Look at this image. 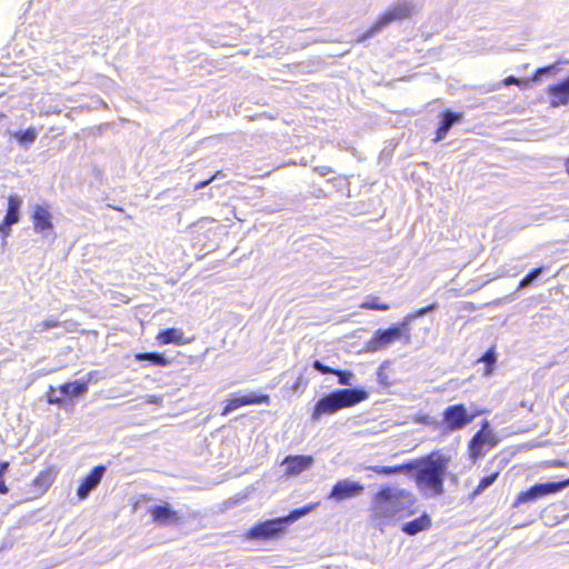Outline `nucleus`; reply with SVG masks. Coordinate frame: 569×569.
<instances>
[{"instance_id": "25", "label": "nucleus", "mask_w": 569, "mask_h": 569, "mask_svg": "<svg viewBox=\"0 0 569 569\" xmlns=\"http://www.w3.org/2000/svg\"><path fill=\"white\" fill-rule=\"evenodd\" d=\"M242 399V405H259V403H269L270 398L267 395H257L254 392H250L248 395L240 396Z\"/></svg>"}, {"instance_id": "49", "label": "nucleus", "mask_w": 569, "mask_h": 569, "mask_svg": "<svg viewBox=\"0 0 569 569\" xmlns=\"http://www.w3.org/2000/svg\"><path fill=\"white\" fill-rule=\"evenodd\" d=\"M212 179H213V178H211V179H209V180H204V181H202V182L198 183V184L196 186V189L204 188L206 186H208V184L210 183V181H211Z\"/></svg>"}, {"instance_id": "41", "label": "nucleus", "mask_w": 569, "mask_h": 569, "mask_svg": "<svg viewBox=\"0 0 569 569\" xmlns=\"http://www.w3.org/2000/svg\"><path fill=\"white\" fill-rule=\"evenodd\" d=\"M12 224H7L4 221L0 224V234L2 237H8L10 234V227Z\"/></svg>"}, {"instance_id": "12", "label": "nucleus", "mask_w": 569, "mask_h": 569, "mask_svg": "<svg viewBox=\"0 0 569 569\" xmlns=\"http://www.w3.org/2000/svg\"><path fill=\"white\" fill-rule=\"evenodd\" d=\"M150 515L153 522L159 526L177 525L181 521L179 512L171 508L167 502L150 508Z\"/></svg>"}, {"instance_id": "29", "label": "nucleus", "mask_w": 569, "mask_h": 569, "mask_svg": "<svg viewBox=\"0 0 569 569\" xmlns=\"http://www.w3.org/2000/svg\"><path fill=\"white\" fill-rule=\"evenodd\" d=\"M14 137L21 144H29L36 140L37 131L32 128H29L23 132H17Z\"/></svg>"}, {"instance_id": "21", "label": "nucleus", "mask_w": 569, "mask_h": 569, "mask_svg": "<svg viewBox=\"0 0 569 569\" xmlns=\"http://www.w3.org/2000/svg\"><path fill=\"white\" fill-rule=\"evenodd\" d=\"M88 383L89 380L68 382L60 387V392L63 396L78 397L83 395L88 390Z\"/></svg>"}, {"instance_id": "13", "label": "nucleus", "mask_w": 569, "mask_h": 569, "mask_svg": "<svg viewBox=\"0 0 569 569\" xmlns=\"http://www.w3.org/2000/svg\"><path fill=\"white\" fill-rule=\"evenodd\" d=\"M281 465L284 467L287 476H297L312 467L313 458L305 455L288 456Z\"/></svg>"}, {"instance_id": "5", "label": "nucleus", "mask_w": 569, "mask_h": 569, "mask_svg": "<svg viewBox=\"0 0 569 569\" xmlns=\"http://www.w3.org/2000/svg\"><path fill=\"white\" fill-rule=\"evenodd\" d=\"M569 487V478L565 479L562 481H550L545 483H536L535 486L530 487L528 490L521 491L513 507H518L521 503L527 502H535L538 499H541L546 496L558 493Z\"/></svg>"}, {"instance_id": "1", "label": "nucleus", "mask_w": 569, "mask_h": 569, "mask_svg": "<svg viewBox=\"0 0 569 569\" xmlns=\"http://www.w3.org/2000/svg\"><path fill=\"white\" fill-rule=\"evenodd\" d=\"M415 495L395 483L383 485L373 495L370 506L371 519L386 526L415 512Z\"/></svg>"}, {"instance_id": "28", "label": "nucleus", "mask_w": 569, "mask_h": 569, "mask_svg": "<svg viewBox=\"0 0 569 569\" xmlns=\"http://www.w3.org/2000/svg\"><path fill=\"white\" fill-rule=\"evenodd\" d=\"M499 473L498 472H493L489 476H486L483 477L477 488L475 489L473 491V495H480L482 491H485L487 488H489L498 478Z\"/></svg>"}, {"instance_id": "11", "label": "nucleus", "mask_w": 569, "mask_h": 569, "mask_svg": "<svg viewBox=\"0 0 569 569\" xmlns=\"http://www.w3.org/2000/svg\"><path fill=\"white\" fill-rule=\"evenodd\" d=\"M283 530V520L281 518H277L252 527L248 532V537L251 539H269L278 536Z\"/></svg>"}, {"instance_id": "26", "label": "nucleus", "mask_w": 569, "mask_h": 569, "mask_svg": "<svg viewBox=\"0 0 569 569\" xmlns=\"http://www.w3.org/2000/svg\"><path fill=\"white\" fill-rule=\"evenodd\" d=\"M482 362H485L487 365V368H486V371H485V375L486 376H490L493 371V366L497 361V356H496V352L493 350V348L489 349L480 359Z\"/></svg>"}, {"instance_id": "3", "label": "nucleus", "mask_w": 569, "mask_h": 569, "mask_svg": "<svg viewBox=\"0 0 569 569\" xmlns=\"http://www.w3.org/2000/svg\"><path fill=\"white\" fill-rule=\"evenodd\" d=\"M368 398L362 389H340L322 397L316 405L312 418L317 420L321 415L335 413L343 408L358 405Z\"/></svg>"}, {"instance_id": "10", "label": "nucleus", "mask_w": 569, "mask_h": 569, "mask_svg": "<svg viewBox=\"0 0 569 569\" xmlns=\"http://www.w3.org/2000/svg\"><path fill=\"white\" fill-rule=\"evenodd\" d=\"M365 490V487L350 479L339 480L332 488L329 493L330 499H335L336 501H341L348 498L357 497L361 495Z\"/></svg>"}, {"instance_id": "38", "label": "nucleus", "mask_w": 569, "mask_h": 569, "mask_svg": "<svg viewBox=\"0 0 569 569\" xmlns=\"http://www.w3.org/2000/svg\"><path fill=\"white\" fill-rule=\"evenodd\" d=\"M436 309H437V303H432L428 307L421 308L418 311L413 312V316L417 319L419 317H423V316L428 315L429 312H431Z\"/></svg>"}, {"instance_id": "14", "label": "nucleus", "mask_w": 569, "mask_h": 569, "mask_svg": "<svg viewBox=\"0 0 569 569\" xmlns=\"http://www.w3.org/2000/svg\"><path fill=\"white\" fill-rule=\"evenodd\" d=\"M547 94L549 97V103L552 108L569 104V77L559 83H555L548 87Z\"/></svg>"}, {"instance_id": "23", "label": "nucleus", "mask_w": 569, "mask_h": 569, "mask_svg": "<svg viewBox=\"0 0 569 569\" xmlns=\"http://www.w3.org/2000/svg\"><path fill=\"white\" fill-rule=\"evenodd\" d=\"M136 359L139 361L148 360L154 366H166L169 360L162 355L157 352H140L136 355Z\"/></svg>"}, {"instance_id": "44", "label": "nucleus", "mask_w": 569, "mask_h": 569, "mask_svg": "<svg viewBox=\"0 0 569 569\" xmlns=\"http://www.w3.org/2000/svg\"><path fill=\"white\" fill-rule=\"evenodd\" d=\"M317 172H319V174L321 176H326L328 174L329 172H331V168L329 167H318L315 169Z\"/></svg>"}, {"instance_id": "18", "label": "nucleus", "mask_w": 569, "mask_h": 569, "mask_svg": "<svg viewBox=\"0 0 569 569\" xmlns=\"http://www.w3.org/2000/svg\"><path fill=\"white\" fill-rule=\"evenodd\" d=\"M157 340L160 345L174 343V345L181 346V345H184L188 342V340H186L183 338L182 330L177 329V328H171V329L160 331L157 335Z\"/></svg>"}, {"instance_id": "40", "label": "nucleus", "mask_w": 569, "mask_h": 569, "mask_svg": "<svg viewBox=\"0 0 569 569\" xmlns=\"http://www.w3.org/2000/svg\"><path fill=\"white\" fill-rule=\"evenodd\" d=\"M307 386V381H305L303 377L300 376L298 377L296 383L293 385L292 389L293 391H298L300 390L301 388H305Z\"/></svg>"}, {"instance_id": "51", "label": "nucleus", "mask_w": 569, "mask_h": 569, "mask_svg": "<svg viewBox=\"0 0 569 569\" xmlns=\"http://www.w3.org/2000/svg\"><path fill=\"white\" fill-rule=\"evenodd\" d=\"M566 171L569 174V157H568V160H567V163H566Z\"/></svg>"}, {"instance_id": "45", "label": "nucleus", "mask_w": 569, "mask_h": 569, "mask_svg": "<svg viewBox=\"0 0 569 569\" xmlns=\"http://www.w3.org/2000/svg\"><path fill=\"white\" fill-rule=\"evenodd\" d=\"M48 401H49L50 403H57V405L62 403V399H61L60 397H56V396H53V395H49V397H48Z\"/></svg>"}, {"instance_id": "17", "label": "nucleus", "mask_w": 569, "mask_h": 569, "mask_svg": "<svg viewBox=\"0 0 569 569\" xmlns=\"http://www.w3.org/2000/svg\"><path fill=\"white\" fill-rule=\"evenodd\" d=\"M22 204V199L17 194H11L8 198V210L4 217V222L7 224H16L20 220V208Z\"/></svg>"}, {"instance_id": "8", "label": "nucleus", "mask_w": 569, "mask_h": 569, "mask_svg": "<svg viewBox=\"0 0 569 569\" xmlns=\"http://www.w3.org/2000/svg\"><path fill=\"white\" fill-rule=\"evenodd\" d=\"M400 339H402L401 331L398 328L378 329L367 342V349L371 352H377L387 349L391 343Z\"/></svg>"}, {"instance_id": "19", "label": "nucleus", "mask_w": 569, "mask_h": 569, "mask_svg": "<svg viewBox=\"0 0 569 569\" xmlns=\"http://www.w3.org/2000/svg\"><path fill=\"white\" fill-rule=\"evenodd\" d=\"M461 118H462V116L460 113H453L451 111H446L443 113L441 124L437 130V137L435 140L439 141V140L443 139L446 137V134L449 132V130L451 129V127L455 123L459 122L461 120Z\"/></svg>"}, {"instance_id": "2", "label": "nucleus", "mask_w": 569, "mask_h": 569, "mask_svg": "<svg viewBox=\"0 0 569 569\" xmlns=\"http://www.w3.org/2000/svg\"><path fill=\"white\" fill-rule=\"evenodd\" d=\"M450 459V456L435 451L420 461L411 463L415 466L412 470H417V487L425 496L436 497L443 493V481Z\"/></svg>"}, {"instance_id": "39", "label": "nucleus", "mask_w": 569, "mask_h": 569, "mask_svg": "<svg viewBox=\"0 0 569 569\" xmlns=\"http://www.w3.org/2000/svg\"><path fill=\"white\" fill-rule=\"evenodd\" d=\"M144 400L148 403L161 405L163 401V398H162V396H158V395H147V396H144Z\"/></svg>"}, {"instance_id": "20", "label": "nucleus", "mask_w": 569, "mask_h": 569, "mask_svg": "<svg viewBox=\"0 0 569 569\" xmlns=\"http://www.w3.org/2000/svg\"><path fill=\"white\" fill-rule=\"evenodd\" d=\"M415 466L413 465H400V466H368L365 469L371 470L378 475L382 476H391L397 475L406 471L412 470Z\"/></svg>"}, {"instance_id": "42", "label": "nucleus", "mask_w": 569, "mask_h": 569, "mask_svg": "<svg viewBox=\"0 0 569 569\" xmlns=\"http://www.w3.org/2000/svg\"><path fill=\"white\" fill-rule=\"evenodd\" d=\"M519 82H520V78H517L513 76H509L503 80L505 86H511V84L518 86Z\"/></svg>"}, {"instance_id": "43", "label": "nucleus", "mask_w": 569, "mask_h": 569, "mask_svg": "<svg viewBox=\"0 0 569 569\" xmlns=\"http://www.w3.org/2000/svg\"><path fill=\"white\" fill-rule=\"evenodd\" d=\"M418 420H419L420 422H422V423H426V425H432V423H435L433 418H432V417H430V416H428V415L420 417Z\"/></svg>"}, {"instance_id": "47", "label": "nucleus", "mask_w": 569, "mask_h": 569, "mask_svg": "<svg viewBox=\"0 0 569 569\" xmlns=\"http://www.w3.org/2000/svg\"><path fill=\"white\" fill-rule=\"evenodd\" d=\"M9 491L8 487L6 486L2 477H0V493L4 495Z\"/></svg>"}, {"instance_id": "50", "label": "nucleus", "mask_w": 569, "mask_h": 569, "mask_svg": "<svg viewBox=\"0 0 569 569\" xmlns=\"http://www.w3.org/2000/svg\"><path fill=\"white\" fill-rule=\"evenodd\" d=\"M405 319L411 323L416 318H415L413 313H409L405 317Z\"/></svg>"}, {"instance_id": "30", "label": "nucleus", "mask_w": 569, "mask_h": 569, "mask_svg": "<svg viewBox=\"0 0 569 569\" xmlns=\"http://www.w3.org/2000/svg\"><path fill=\"white\" fill-rule=\"evenodd\" d=\"M543 271V268H536L529 272L519 283V289L529 287Z\"/></svg>"}, {"instance_id": "16", "label": "nucleus", "mask_w": 569, "mask_h": 569, "mask_svg": "<svg viewBox=\"0 0 569 569\" xmlns=\"http://www.w3.org/2000/svg\"><path fill=\"white\" fill-rule=\"evenodd\" d=\"M431 527V519L428 513H422L420 517L405 522L402 525V531L409 536H415L421 531H425Z\"/></svg>"}, {"instance_id": "48", "label": "nucleus", "mask_w": 569, "mask_h": 569, "mask_svg": "<svg viewBox=\"0 0 569 569\" xmlns=\"http://www.w3.org/2000/svg\"><path fill=\"white\" fill-rule=\"evenodd\" d=\"M531 81H532V78L531 79H520L518 87L527 88Z\"/></svg>"}, {"instance_id": "35", "label": "nucleus", "mask_w": 569, "mask_h": 569, "mask_svg": "<svg viewBox=\"0 0 569 569\" xmlns=\"http://www.w3.org/2000/svg\"><path fill=\"white\" fill-rule=\"evenodd\" d=\"M410 322L408 320H406L405 318L402 319L401 322L392 326L393 328H398L400 331H401V338L405 339L406 342H409L410 341Z\"/></svg>"}, {"instance_id": "22", "label": "nucleus", "mask_w": 569, "mask_h": 569, "mask_svg": "<svg viewBox=\"0 0 569 569\" xmlns=\"http://www.w3.org/2000/svg\"><path fill=\"white\" fill-rule=\"evenodd\" d=\"M54 475L51 470H44L34 479L33 485L39 491L44 492L52 485Z\"/></svg>"}, {"instance_id": "7", "label": "nucleus", "mask_w": 569, "mask_h": 569, "mask_svg": "<svg viewBox=\"0 0 569 569\" xmlns=\"http://www.w3.org/2000/svg\"><path fill=\"white\" fill-rule=\"evenodd\" d=\"M489 423L485 421L481 430H479L471 439L469 443V452L473 459H477L483 456V447L488 446L492 448L497 445L496 436L492 433L490 429H488Z\"/></svg>"}, {"instance_id": "32", "label": "nucleus", "mask_w": 569, "mask_h": 569, "mask_svg": "<svg viewBox=\"0 0 569 569\" xmlns=\"http://www.w3.org/2000/svg\"><path fill=\"white\" fill-rule=\"evenodd\" d=\"M309 510H310V508H302V509H296V510L291 511L287 517L281 518L283 520V526L286 527L287 525L298 520L300 517L306 515Z\"/></svg>"}, {"instance_id": "15", "label": "nucleus", "mask_w": 569, "mask_h": 569, "mask_svg": "<svg viewBox=\"0 0 569 569\" xmlns=\"http://www.w3.org/2000/svg\"><path fill=\"white\" fill-rule=\"evenodd\" d=\"M104 472L106 467L97 466L91 470V472L87 477L83 478L77 492L78 497L81 500L86 499L89 496V493L93 489H96V487L100 483Z\"/></svg>"}, {"instance_id": "37", "label": "nucleus", "mask_w": 569, "mask_h": 569, "mask_svg": "<svg viewBox=\"0 0 569 569\" xmlns=\"http://www.w3.org/2000/svg\"><path fill=\"white\" fill-rule=\"evenodd\" d=\"M436 309H437V303H432L428 307L421 308L418 311L413 312V316L417 319L419 317H423V316L428 315L429 312H431Z\"/></svg>"}, {"instance_id": "4", "label": "nucleus", "mask_w": 569, "mask_h": 569, "mask_svg": "<svg viewBox=\"0 0 569 569\" xmlns=\"http://www.w3.org/2000/svg\"><path fill=\"white\" fill-rule=\"evenodd\" d=\"M416 11V6L412 1L400 0L390 6L377 21L358 39L362 42L367 39L380 33L390 23L409 18Z\"/></svg>"}, {"instance_id": "6", "label": "nucleus", "mask_w": 569, "mask_h": 569, "mask_svg": "<svg viewBox=\"0 0 569 569\" xmlns=\"http://www.w3.org/2000/svg\"><path fill=\"white\" fill-rule=\"evenodd\" d=\"M473 416L469 415L463 405H453L443 411L442 422L445 430L448 432L460 430L473 420Z\"/></svg>"}, {"instance_id": "9", "label": "nucleus", "mask_w": 569, "mask_h": 569, "mask_svg": "<svg viewBox=\"0 0 569 569\" xmlns=\"http://www.w3.org/2000/svg\"><path fill=\"white\" fill-rule=\"evenodd\" d=\"M31 219L33 221V230L41 233L43 238L53 234L52 214L41 204L31 207Z\"/></svg>"}, {"instance_id": "36", "label": "nucleus", "mask_w": 569, "mask_h": 569, "mask_svg": "<svg viewBox=\"0 0 569 569\" xmlns=\"http://www.w3.org/2000/svg\"><path fill=\"white\" fill-rule=\"evenodd\" d=\"M312 367H313L317 371H319V372H321V373H323V375H327V373H332V375H333V373H335V370H336V369H332V368H330V367H328V366H325V365H323L321 361H319V360H315V361H313V363H312Z\"/></svg>"}, {"instance_id": "33", "label": "nucleus", "mask_w": 569, "mask_h": 569, "mask_svg": "<svg viewBox=\"0 0 569 569\" xmlns=\"http://www.w3.org/2000/svg\"><path fill=\"white\" fill-rule=\"evenodd\" d=\"M59 326V322L56 319H47L44 321H41L34 326L33 331L34 332H43L49 329L56 328Z\"/></svg>"}, {"instance_id": "52", "label": "nucleus", "mask_w": 569, "mask_h": 569, "mask_svg": "<svg viewBox=\"0 0 569 569\" xmlns=\"http://www.w3.org/2000/svg\"><path fill=\"white\" fill-rule=\"evenodd\" d=\"M7 242V237H2V241H1V244L4 246Z\"/></svg>"}, {"instance_id": "31", "label": "nucleus", "mask_w": 569, "mask_h": 569, "mask_svg": "<svg viewBox=\"0 0 569 569\" xmlns=\"http://www.w3.org/2000/svg\"><path fill=\"white\" fill-rule=\"evenodd\" d=\"M242 406H243V405H242V399H241V397H240V396H234V397L230 398V399L227 401V403H226V406H224V408H223L222 415H223V416H227V415H229L230 412H232L233 410H236V409H238V408H240V407H242Z\"/></svg>"}, {"instance_id": "24", "label": "nucleus", "mask_w": 569, "mask_h": 569, "mask_svg": "<svg viewBox=\"0 0 569 569\" xmlns=\"http://www.w3.org/2000/svg\"><path fill=\"white\" fill-rule=\"evenodd\" d=\"M360 308L369 310L387 311L389 305L379 302V298L375 296H368L365 301L361 302Z\"/></svg>"}, {"instance_id": "34", "label": "nucleus", "mask_w": 569, "mask_h": 569, "mask_svg": "<svg viewBox=\"0 0 569 569\" xmlns=\"http://www.w3.org/2000/svg\"><path fill=\"white\" fill-rule=\"evenodd\" d=\"M338 377V381L340 385L343 386H351L352 385V378L353 375L351 371H342V370H335V373Z\"/></svg>"}, {"instance_id": "27", "label": "nucleus", "mask_w": 569, "mask_h": 569, "mask_svg": "<svg viewBox=\"0 0 569 569\" xmlns=\"http://www.w3.org/2000/svg\"><path fill=\"white\" fill-rule=\"evenodd\" d=\"M558 71V63H553L547 67L539 68L532 76V81L538 82L543 76H555Z\"/></svg>"}, {"instance_id": "46", "label": "nucleus", "mask_w": 569, "mask_h": 569, "mask_svg": "<svg viewBox=\"0 0 569 569\" xmlns=\"http://www.w3.org/2000/svg\"><path fill=\"white\" fill-rule=\"evenodd\" d=\"M9 468V462H0V477H3V475L7 472Z\"/></svg>"}]
</instances>
